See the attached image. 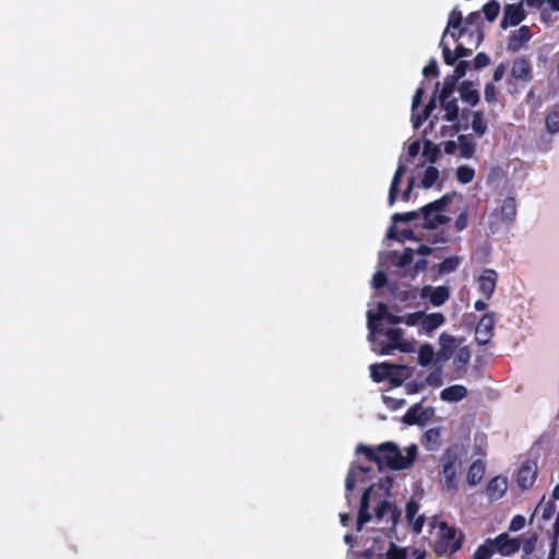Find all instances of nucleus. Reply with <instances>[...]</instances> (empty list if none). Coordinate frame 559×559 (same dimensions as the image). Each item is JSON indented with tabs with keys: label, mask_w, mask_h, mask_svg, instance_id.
<instances>
[{
	"label": "nucleus",
	"mask_w": 559,
	"mask_h": 559,
	"mask_svg": "<svg viewBox=\"0 0 559 559\" xmlns=\"http://www.w3.org/2000/svg\"><path fill=\"white\" fill-rule=\"evenodd\" d=\"M392 480L385 478L377 484H371L365 489L357 518V530L360 531L362 525L376 519L378 523H383L390 528H394L397 524L400 512L396 507L386 500L390 496Z\"/></svg>",
	"instance_id": "f257e3e1"
},
{
	"label": "nucleus",
	"mask_w": 559,
	"mask_h": 559,
	"mask_svg": "<svg viewBox=\"0 0 559 559\" xmlns=\"http://www.w3.org/2000/svg\"><path fill=\"white\" fill-rule=\"evenodd\" d=\"M417 451L416 444L402 449L391 441L383 442L374 448L364 444H358L356 448L357 453H362L369 461L377 463L379 468L385 466L394 471L409 468L417 456Z\"/></svg>",
	"instance_id": "f03ea898"
},
{
	"label": "nucleus",
	"mask_w": 559,
	"mask_h": 559,
	"mask_svg": "<svg viewBox=\"0 0 559 559\" xmlns=\"http://www.w3.org/2000/svg\"><path fill=\"white\" fill-rule=\"evenodd\" d=\"M368 341L371 343L373 352L380 355H391L394 350L402 353L414 352L415 342L404 337L401 329L388 328L376 322L372 310L367 312Z\"/></svg>",
	"instance_id": "7ed1b4c3"
},
{
	"label": "nucleus",
	"mask_w": 559,
	"mask_h": 559,
	"mask_svg": "<svg viewBox=\"0 0 559 559\" xmlns=\"http://www.w3.org/2000/svg\"><path fill=\"white\" fill-rule=\"evenodd\" d=\"M462 23V12L454 8L448 19L447 27L442 34L440 47L442 48V55L444 62L449 66H452L456 59V55L454 56L448 45H445L444 40L448 36H450L454 41H457L460 38L465 37V34L468 32V27H463L460 32H455L456 28L461 26Z\"/></svg>",
	"instance_id": "20e7f679"
},
{
	"label": "nucleus",
	"mask_w": 559,
	"mask_h": 559,
	"mask_svg": "<svg viewBox=\"0 0 559 559\" xmlns=\"http://www.w3.org/2000/svg\"><path fill=\"white\" fill-rule=\"evenodd\" d=\"M450 200L451 197L447 194L420 209L424 228L436 229L450 221L444 214Z\"/></svg>",
	"instance_id": "39448f33"
},
{
	"label": "nucleus",
	"mask_w": 559,
	"mask_h": 559,
	"mask_svg": "<svg viewBox=\"0 0 559 559\" xmlns=\"http://www.w3.org/2000/svg\"><path fill=\"white\" fill-rule=\"evenodd\" d=\"M438 542L436 543V551L440 555H451L456 552L463 543V534L454 527L441 523L438 531Z\"/></svg>",
	"instance_id": "423d86ee"
},
{
	"label": "nucleus",
	"mask_w": 559,
	"mask_h": 559,
	"mask_svg": "<svg viewBox=\"0 0 559 559\" xmlns=\"http://www.w3.org/2000/svg\"><path fill=\"white\" fill-rule=\"evenodd\" d=\"M444 111L443 118L450 122L449 127H442L440 133L442 136H453L459 131V104L456 98L440 102Z\"/></svg>",
	"instance_id": "0eeeda50"
},
{
	"label": "nucleus",
	"mask_w": 559,
	"mask_h": 559,
	"mask_svg": "<svg viewBox=\"0 0 559 559\" xmlns=\"http://www.w3.org/2000/svg\"><path fill=\"white\" fill-rule=\"evenodd\" d=\"M479 12H473L468 14L465 21L462 20L461 26L455 29V32H460L461 28L468 27L469 29L465 34V37H467L466 44L475 48H477L483 40V32L479 26Z\"/></svg>",
	"instance_id": "6e6552de"
},
{
	"label": "nucleus",
	"mask_w": 559,
	"mask_h": 559,
	"mask_svg": "<svg viewBox=\"0 0 559 559\" xmlns=\"http://www.w3.org/2000/svg\"><path fill=\"white\" fill-rule=\"evenodd\" d=\"M423 95H424V88L423 87H418L416 90L414 96H413V102H412V122H413V127L415 129H418L423 124V122L430 117L431 112L437 107L436 97H432L429 100V103L426 105V107L424 108L423 112L421 114H416L417 107L419 106V104L421 102Z\"/></svg>",
	"instance_id": "1a4fd4ad"
},
{
	"label": "nucleus",
	"mask_w": 559,
	"mask_h": 559,
	"mask_svg": "<svg viewBox=\"0 0 559 559\" xmlns=\"http://www.w3.org/2000/svg\"><path fill=\"white\" fill-rule=\"evenodd\" d=\"M495 554L510 557L518 552L521 547V539L510 537L508 533H501L495 538H490Z\"/></svg>",
	"instance_id": "9d476101"
},
{
	"label": "nucleus",
	"mask_w": 559,
	"mask_h": 559,
	"mask_svg": "<svg viewBox=\"0 0 559 559\" xmlns=\"http://www.w3.org/2000/svg\"><path fill=\"white\" fill-rule=\"evenodd\" d=\"M442 477H443V488L450 492L457 491V480H456V460L450 453H447L442 459Z\"/></svg>",
	"instance_id": "9b49d317"
},
{
	"label": "nucleus",
	"mask_w": 559,
	"mask_h": 559,
	"mask_svg": "<svg viewBox=\"0 0 559 559\" xmlns=\"http://www.w3.org/2000/svg\"><path fill=\"white\" fill-rule=\"evenodd\" d=\"M438 344L439 349L437 350V364L444 365L453 357L455 349L459 347V343L453 335L443 332L438 338Z\"/></svg>",
	"instance_id": "f8f14e48"
},
{
	"label": "nucleus",
	"mask_w": 559,
	"mask_h": 559,
	"mask_svg": "<svg viewBox=\"0 0 559 559\" xmlns=\"http://www.w3.org/2000/svg\"><path fill=\"white\" fill-rule=\"evenodd\" d=\"M419 296L424 300H428L433 307H441L450 298V289L448 286L425 285L419 293Z\"/></svg>",
	"instance_id": "ddd939ff"
},
{
	"label": "nucleus",
	"mask_w": 559,
	"mask_h": 559,
	"mask_svg": "<svg viewBox=\"0 0 559 559\" xmlns=\"http://www.w3.org/2000/svg\"><path fill=\"white\" fill-rule=\"evenodd\" d=\"M379 557H384V559H425L426 551L418 548H402L389 542L388 549L384 554H379Z\"/></svg>",
	"instance_id": "4468645a"
},
{
	"label": "nucleus",
	"mask_w": 559,
	"mask_h": 559,
	"mask_svg": "<svg viewBox=\"0 0 559 559\" xmlns=\"http://www.w3.org/2000/svg\"><path fill=\"white\" fill-rule=\"evenodd\" d=\"M495 330V314L492 312L486 313L478 322L475 330V338L479 345H486L493 336Z\"/></svg>",
	"instance_id": "2eb2a0df"
},
{
	"label": "nucleus",
	"mask_w": 559,
	"mask_h": 559,
	"mask_svg": "<svg viewBox=\"0 0 559 559\" xmlns=\"http://www.w3.org/2000/svg\"><path fill=\"white\" fill-rule=\"evenodd\" d=\"M371 472V468L364 466H352L346 480H345V489H346V500L347 503L350 504V496L349 492L356 487L357 484H365L368 480V474Z\"/></svg>",
	"instance_id": "dca6fc26"
},
{
	"label": "nucleus",
	"mask_w": 559,
	"mask_h": 559,
	"mask_svg": "<svg viewBox=\"0 0 559 559\" xmlns=\"http://www.w3.org/2000/svg\"><path fill=\"white\" fill-rule=\"evenodd\" d=\"M433 416V409L421 404L412 406L404 415V421L408 425H425Z\"/></svg>",
	"instance_id": "f3484780"
},
{
	"label": "nucleus",
	"mask_w": 559,
	"mask_h": 559,
	"mask_svg": "<svg viewBox=\"0 0 559 559\" xmlns=\"http://www.w3.org/2000/svg\"><path fill=\"white\" fill-rule=\"evenodd\" d=\"M537 476V464L534 461H526L518 472V485L523 489L531 488Z\"/></svg>",
	"instance_id": "a211bd4d"
},
{
	"label": "nucleus",
	"mask_w": 559,
	"mask_h": 559,
	"mask_svg": "<svg viewBox=\"0 0 559 559\" xmlns=\"http://www.w3.org/2000/svg\"><path fill=\"white\" fill-rule=\"evenodd\" d=\"M497 280L498 274L491 269L484 270L478 277V289L486 299H489L495 293Z\"/></svg>",
	"instance_id": "6ab92c4d"
},
{
	"label": "nucleus",
	"mask_w": 559,
	"mask_h": 559,
	"mask_svg": "<svg viewBox=\"0 0 559 559\" xmlns=\"http://www.w3.org/2000/svg\"><path fill=\"white\" fill-rule=\"evenodd\" d=\"M445 323V317L441 312H423L419 333L431 335L437 329Z\"/></svg>",
	"instance_id": "aec40b11"
},
{
	"label": "nucleus",
	"mask_w": 559,
	"mask_h": 559,
	"mask_svg": "<svg viewBox=\"0 0 559 559\" xmlns=\"http://www.w3.org/2000/svg\"><path fill=\"white\" fill-rule=\"evenodd\" d=\"M516 216V202L513 198H506L495 210L492 217L500 218L504 223H511Z\"/></svg>",
	"instance_id": "412c9836"
},
{
	"label": "nucleus",
	"mask_w": 559,
	"mask_h": 559,
	"mask_svg": "<svg viewBox=\"0 0 559 559\" xmlns=\"http://www.w3.org/2000/svg\"><path fill=\"white\" fill-rule=\"evenodd\" d=\"M508 489L507 478L497 476L492 478L486 488V493L491 501L499 500L503 497Z\"/></svg>",
	"instance_id": "4be33fe9"
},
{
	"label": "nucleus",
	"mask_w": 559,
	"mask_h": 559,
	"mask_svg": "<svg viewBox=\"0 0 559 559\" xmlns=\"http://www.w3.org/2000/svg\"><path fill=\"white\" fill-rule=\"evenodd\" d=\"M443 365L437 364L436 367L427 374L425 381L420 384H416L414 392L423 390L425 386L441 388L443 385Z\"/></svg>",
	"instance_id": "5701e85b"
},
{
	"label": "nucleus",
	"mask_w": 559,
	"mask_h": 559,
	"mask_svg": "<svg viewBox=\"0 0 559 559\" xmlns=\"http://www.w3.org/2000/svg\"><path fill=\"white\" fill-rule=\"evenodd\" d=\"M467 389L462 384H454L440 392V399L447 403H456L467 396Z\"/></svg>",
	"instance_id": "b1692460"
},
{
	"label": "nucleus",
	"mask_w": 559,
	"mask_h": 559,
	"mask_svg": "<svg viewBox=\"0 0 559 559\" xmlns=\"http://www.w3.org/2000/svg\"><path fill=\"white\" fill-rule=\"evenodd\" d=\"M418 365L421 367L437 366V352L430 343H424L417 352Z\"/></svg>",
	"instance_id": "393cba45"
},
{
	"label": "nucleus",
	"mask_w": 559,
	"mask_h": 559,
	"mask_svg": "<svg viewBox=\"0 0 559 559\" xmlns=\"http://www.w3.org/2000/svg\"><path fill=\"white\" fill-rule=\"evenodd\" d=\"M524 19V11L522 4H508L504 8L503 26H515Z\"/></svg>",
	"instance_id": "a878e982"
},
{
	"label": "nucleus",
	"mask_w": 559,
	"mask_h": 559,
	"mask_svg": "<svg viewBox=\"0 0 559 559\" xmlns=\"http://www.w3.org/2000/svg\"><path fill=\"white\" fill-rule=\"evenodd\" d=\"M406 171V166L401 162L394 173V176L392 178L390 188H389V194H388V203L389 206H393L397 200V193L400 189L401 179L404 176Z\"/></svg>",
	"instance_id": "bb28decb"
},
{
	"label": "nucleus",
	"mask_w": 559,
	"mask_h": 559,
	"mask_svg": "<svg viewBox=\"0 0 559 559\" xmlns=\"http://www.w3.org/2000/svg\"><path fill=\"white\" fill-rule=\"evenodd\" d=\"M419 506L415 501L411 500L406 504V519L413 527V531L419 533L423 528L425 518L424 515H417Z\"/></svg>",
	"instance_id": "cd10ccee"
},
{
	"label": "nucleus",
	"mask_w": 559,
	"mask_h": 559,
	"mask_svg": "<svg viewBox=\"0 0 559 559\" xmlns=\"http://www.w3.org/2000/svg\"><path fill=\"white\" fill-rule=\"evenodd\" d=\"M511 74L514 79L528 82L532 80V69L525 59H516L511 68Z\"/></svg>",
	"instance_id": "c85d7f7f"
},
{
	"label": "nucleus",
	"mask_w": 559,
	"mask_h": 559,
	"mask_svg": "<svg viewBox=\"0 0 559 559\" xmlns=\"http://www.w3.org/2000/svg\"><path fill=\"white\" fill-rule=\"evenodd\" d=\"M376 322L382 324V321L385 320L389 324H397L402 323L403 317L395 316L391 313L388 309V306L383 302L377 304V313H374Z\"/></svg>",
	"instance_id": "c756f323"
},
{
	"label": "nucleus",
	"mask_w": 559,
	"mask_h": 559,
	"mask_svg": "<svg viewBox=\"0 0 559 559\" xmlns=\"http://www.w3.org/2000/svg\"><path fill=\"white\" fill-rule=\"evenodd\" d=\"M463 102L475 106L479 100V93L472 82H463L459 88Z\"/></svg>",
	"instance_id": "7c9ffc66"
},
{
	"label": "nucleus",
	"mask_w": 559,
	"mask_h": 559,
	"mask_svg": "<svg viewBox=\"0 0 559 559\" xmlns=\"http://www.w3.org/2000/svg\"><path fill=\"white\" fill-rule=\"evenodd\" d=\"M531 38V32L527 26H522L515 31L509 41V48L519 50Z\"/></svg>",
	"instance_id": "2f4dec72"
},
{
	"label": "nucleus",
	"mask_w": 559,
	"mask_h": 559,
	"mask_svg": "<svg viewBox=\"0 0 559 559\" xmlns=\"http://www.w3.org/2000/svg\"><path fill=\"white\" fill-rule=\"evenodd\" d=\"M391 368L392 370H390L388 381L394 385H400L403 382V380L409 376V369L404 365L391 364Z\"/></svg>",
	"instance_id": "473e14b6"
},
{
	"label": "nucleus",
	"mask_w": 559,
	"mask_h": 559,
	"mask_svg": "<svg viewBox=\"0 0 559 559\" xmlns=\"http://www.w3.org/2000/svg\"><path fill=\"white\" fill-rule=\"evenodd\" d=\"M484 474H485V464L480 460L475 461L469 466V469L467 472L468 485L469 486L477 485L481 480Z\"/></svg>",
	"instance_id": "72a5a7b5"
},
{
	"label": "nucleus",
	"mask_w": 559,
	"mask_h": 559,
	"mask_svg": "<svg viewBox=\"0 0 559 559\" xmlns=\"http://www.w3.org/2000/svg\"><path fill=\"white\" fill-rule=\"evenodd\" d=\"M390 370L392 368L389 362L374 364L370 366V376L374 382L388 381Z\"/></svg>",
	"instance_id": "f704fd0d"
},
{
	"label": "nucleus",
	"mask_w": 559,
	"mask_h": 559,
	"mask_svg": "<svg viewBox=\"0 0 559 559\" xmlns=\"http://www.w3.org/2000/svg\"><path fill=\"white\" fill-rule=\"evenodd\" d=\"M461 264V258L453 255L444 259L440 264L437 265V272L439 276L454 272Z\"/></svg>",
	"instance_id": "c9c22d12"
},
{
	"label": "nucleus",
	"mask_w": 559,
	"mask_h": 559,
	"mask_svg": "<svg viewBox=\"0 0 559 559\" xmlns=\"http://www.w3.org/2000/svg\"><path fill=\"white\" fill-rule=\"evenodd\" d=\"M527 3L540 9L543 19H546L548 11H559V0H527Z\"/></svg>",
	"instance_id": "e433bc0d"
},
{
	"label": "nucleus",
	"mask_w": 559,
	"mask_h": 559,
	"mask_svg": "<svg viewBox=\"0 0 559 559\" xmlns=\"http://www.w3.org/2000/svg\"><path fill=\"white\" fill-rule=\"evenodd\" d=\"M471 127L478 136H483L487 132V122L484 119L483 111L477 110L473 112Z\"/></svg>",
	"instance_id": "4c0bfd02"
},
{
	"label": "nucleus",
	"mask_w": 559,
	"mask_h": 559,
	"mask_svg": "<svg viewBox=\"0 0 559 559\" xmlns=\"http://www.w3.org/2000/svg\"><path fill=\"white\" fill-rule=\"evenodd\" d=\"M459 153L464 158H469L475 152L476 144L471 141L466 135H460L457 139Z\"/></svg>",
	"instance_id": "58836bf2"
},
{
	"label": "nucleus",
	"mask_w": 559,
	"mask_h": 559,
	"mask_svg": "<svg viewBox=\"0 0 559 559\" xmlns=\"http://www.w3.org/2000/svg\"><path fill=\"white\" fill-rule=\"evenodd\" d=\"M519 538L521 539L520 549H522L523 556L524 557L531 556L535 551V548L537 545V535L536 534H530L526 536L523 535V536H520Z\"/></svg>",
	"instance_id": "ea45409f"
},
{
	"label": "nucleus",
	"mask_w": 559,
	"mask_h": 559,
	"mask_svg": "<svg viewBox=\"0 0 559 559\" xmlns=\"http://www.w3.org/2000/svg\"><path fill=\"white\" fill-rule=\"evenodd\" d=\"M438 178L439 170L433 166H429L424 171L420 186L425 189H429L437 182Z\"/></svg>",
	"instance_id": "a19ab883"
},
{
	"label": "nucleus",
	"mask_w": 559,
	"mask_h": 559,
	"mask_svg": "<svg viewBox=\"0 0 559 559\" xmlns=\"http://www.w3.org/2000/svg\"><path fill=\"white\" fill-rule=\"evenodd\" d=\"M495 555L490 538H487L484 544L477 547L473 555V559H490Z\"/></svg>",
	"instance_id": "79ce46f5"
},
{
	"label": "nucleus",
	"mask_w": 559,
	"mask_h": 559,
	"mask_svg": "<svg viewBox=\"0 0 559 559\" xmlns=\"http://www.w3.org/2000/svg\"><path fill=\"white\" fill-rule=\"evenodd\" d=\"M469 360H471V352H469L468 347L463 346L457 349L453 362L457 370H464L466 365L469 362Z\"/></svg>",
	"instance_id": "37998d69"
},
{
	"label": "nucleus",
	"mask_w": 559,
	"mask_h": 559,
	"mask_svg": "<svg viewBox=\"0 0 559 559\" xmlns=\"http://www.w3.org/2000/svg\"><path fill=\"white\" fill-rule=\"evenodd\" d=\"M393 262L399 267H405L408 265L414 258V250L406 248L402 254H397L396 252L393 253Z\"/></svg>",
	"instance_id": "c03bdc74"
},
{
	"label": "nucleus",
	"mask_w": 559,
	"mask_h": 559,
	"mask_svg": "<svg viewBox=\"0 0 559 559\" xmlns=\"http://www.w3.org/2000/svg\"><path fill=\"white\" fill-rule=\"evenodd\" d=\"M546 129L551 134L559 132V111L554 110L546 116Z\"/></svg>",
	"instance_id": "a18cd8bd"
},
{
	"label": "nucleus",
	"mask_w": 559,
	"mask_h": 559,
	"mask_svg": "<svg viewBox=\"0 0 559 559\" xmlns=\"http://www.w3.org/2000/svg\"><path fill=\"white\" fill-rule=\"evenodd\" d=\"M474 176V169L468 166H460L456 169V179L463 185L469 183L473 180Z\"/></svg>",
	"instance_id": "49530a36"
},
{
	"label": "nucleus",
	"mask_w": 559,
	"mask_h": 559,
	"mask_svg": "<svg viewBox=\"0 0 559 559\" xmlns=\"http://www.w3.org/2000/svg\"><path fill=\"white\" fill-rule=\"evenodd\" d=\"M418 218H421L420 211H412V212H407V213H403V214L395 213L392 215L393 223H397V222L409 223V222L418 219Z\"/></svg>",
	"instance_id": "de8ad7c7"
},
{
	"label": "nucleus",
	"mask_w": 559,
	"mask_h": 559,
	"mask_svg": "<svg viewBox=\"0 0 559 559\" xmlns=\"http://www.w3.org/2000/svg\"><path fill=\"white\" fill-rule=\"evenodd\" d=\"M440 154V151L438 148V146H436L432 142L430 141H426L425 144H424V151H423V156L433 163L437 157L439 156Z\"/></svg>",
	"instance_id": "09e8293b"
},
{
	"label": "nucleus",
	"mask_w": 559,
	"mask_h": 559,
	"mask_svg": "<svg viewBox=\"0 0 559 559\" xmlns=\"http://www.w3.org/2000/svg\"><path fill=\"white\" fill-rule=\"evenodd\" d=\"M455 82L454 80H452L451 78H447L444 80V83H443V87L439 94V102H442V100H445V99H452V94H453V91H454V85H455Z\"/></svg>",
	"instance_id": "8fccbe9b"
},
{
	"label": "nucleus",
	"mask_w": 559,
	"mask_h": 559,
	"mask_svg": "<svg viewBox=\"0 0 559 559\" xmlns=\"http://www.w3.org/2000/svg\"><path fill=\"white\" fill-rule=\"evenodd\" d=\"M455 82L454 80H452L451 78H447L444 80V83H443V87L439 94V102H442V100H445V99H452V94H453V91H454V85H455Z\"/></svg>",
	"instance_id": "3c124183"
},
{
	"label": "nucleus",
	"mask_w": 559,
	"mask_h": 559,
	"mask_svg": "<svg viewBox=\"0 0 559 559\" xmlns=\"http://www.w3.org/2000/svg\"><path fill=\"white\" fill-rule=\"evenodd\" d=\"M425 439L428 442V449L429 450H436L438 449L440 442V432L438 429H429L425 433Z\"/></svg>",
	"instance_id": "603ef678"
},
{
	"label": "nucleus",
	"mask_w": 559,
	"mask_h": 559,
	"mask_svg": "<svg viewBox=\"0 0 559 559\" xmlns=\"http://www.w3.org/2000/svg\"><path fill=\"white\" fill-rule=\"evenodd\" d=\"M484 14L489 21H493L500 11V5L497 1H490L483 8Z\"/></svg>",
	"instance_id": "864d4df0"
},
{
	"label": "nucleus",
	"mask_w": 559,
	"mask_h": 559,
	"mask_svg": "<svg viewBox=\"0 0 559 559\" xmlns=\"http://www.w3.org/2000/svg\"><path fill=\"white\" fill-rule=\"evenodd\" d=\"M413 230L411 229H403L400 231V235L395 233L394 227H391L388 234L389 238L396 239L399 241H405L407 239H413Z\"/></svg>",
	"instance_id": "5fc2aeb1"
},
{
	"label": "nucleus",
	"mask_w": 559,
	"mask_h": 559,
	"mask_svg": "<svg viewBox=\"0 0 559 559\" xmlns=\"http://www.w3.org/2000/svg\"><path fill=\"white\" fill-rule=\"evenodd\" d=\"M423 311H418L415 313H411L403 318V321L408 326H419L421 325Z\"/></svg>",
	"instance_id": "6e6d98bb"
},
{
	"label": "nucleus",
	"mask_w": 559,
	"mask_h": 559,
	"mask_svg": "<svg viewBox=\"0 0 559 559\" xmlns=\"http://www.w3.org/2000/svg\"><path fill=\"white\" fill-rule=\"evenodd\" d=\"M526 520L523 515L518 514L514 515L509 524V531L518 532L521 531L525 526Z\"/></svg>",
	"instance_id": "4d7b16f0"
},
{
	"label": "nucleus",
	"mask_w": 559,
	"mask_h": 559,
	"mask_svg": "<svg viewBox=\"0 0 559 559\" xmlns=\"http://www.w3.org/2000/svg\"><path fill=\"white\" fill-rule=\"evenodd\" d=\"M484 96L487 103L493 104L497 102V91L493 84L488 83L485 86Z\"/></svg>",
	"instance_id": "13d9d810"
},
{
	"label": "nucleus",
	"mask_w": 559,
	"mask_h": 559,
	"mask_svg": "<svg viewBox=\"0 0 559 559\" xmlns=\"http://www.w3.org/2000/svg\"><path fill=\"white\" fill-rule=\"evenodd\" d=\"M490 63V58L485 52H479L474 59V66L476 69H481Z\"/></svg>",
	"instance_id": "bf43d9fd"
},
{
	"label": "nucleus",
	"mask_w": 559,
	"mask_h": 559,
	"mask_svg": "<svg viewBox=\"0 0 559 559\" xmlns=\"http://www.w3.org/2000/svg\"><path fill=\"white\" fill-rule=\"evenodd\" d=\"M386 284V276L383 272L378 271L374 273L372 277V285L374 288L379 289L384 287Z\"/></svg>",
	"instance_id": "052dcab7"
},
{
	"label": "nucleus",
	"mask_w": 559,
	"mask_h": 559,
	"mask_svg": "<svg viewBox=\"0 0 559 559\" xmlns=\"http://www.w3.org/2000/svg\"><path fill=\"white\" fill-rule=\"evenodd\" d=\"M383 403L391 409H399L403 405V400H397L388 395L382 396Z\"/></svg>",
	"instance_id": "680f3d73"
},
{
	"label": "nucleus",
	"mask_w": 559,
	"mask_h": 559,
	"mask_svg": "<svg viewBox=\"0 0 559 559\" xmlns=\"http://www.w3.org/2000/svg\"><path fill=\"white\" fill-rule=\"evenodd\" d=\"M466 68H467V62L466 61H461L456 68L454 69V74L452 76H450L452 80L454 81H457L459 79H461L462 76L465 75L466 73Z\"/></svg>",
	"instance_id": "e2e57ef3"
},
{
	"label": "nucleus",
	"mask_w": 559,
	"mask_h": 559,
	"mask_svg": "<svg viewBox=\"0 0 559 559\" xmlns=\"http://www.w3.org/2000/svg\"><path fill=\"white\" fill-rule=\"evenodd\" d=\"M423 74L425 76H428V75H433V76H438L439 72H438V67H437V61L435 59H432L424 69H423Z\"/></svg>",
	"instance_id": "0e129e2a"
},
{
	"label": "nucleus",
	"mask_w": 559,
	"mask_h": 559,
	"mask_svg": "<svg viewBox=\"0 0 559 559\" xmlns=\"http://www.w3.org/2000/svg\"><path fill=\"white\" fill-rule=\"evenodd\" d=\"M467 224H468L467 213L462 212L455 221V228L457 231H462L467 227Z\"/></svg>",
	"instance_id": "69168bd1"
},
{
	"label": "nucleus",
	"mask_w": 559,
	"mask_h": 559,
	"mask_svg": "<svg viewBox=\"0 0 559 559\" xmlns=\"http://www.w3.org/2000/svg\"><path fill=\"white\" fill-rule=\"evenodd\" d=\"M420 151V143L419 141H414L411 143L407 147V155H408V162H411L413 158H415Z\"/></svg>",
	"instance_id": "338daca9"
},
{
	"label": "nucleus",
	"mask_w": 559,
	"mask_h": 559,
	"mask_svg": "<svg viewBox=\"0 0 559 559\" xmlns=\"http://www.w3.org/2000/svg\"><path fill=\"white\" fill-rule=\"evenodd\" d=\"M555 504L554 502L551 501H548L544 508H543V513H542V518L545 520V521H548L551 519L552 514L555 513Z\"/></svg>",
	"instance_id": "774afa93"
}]
</instances>
